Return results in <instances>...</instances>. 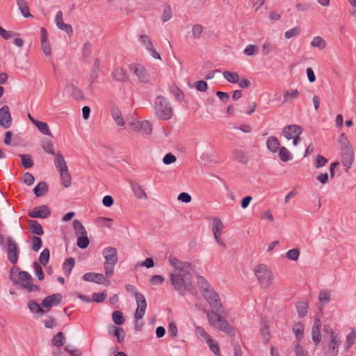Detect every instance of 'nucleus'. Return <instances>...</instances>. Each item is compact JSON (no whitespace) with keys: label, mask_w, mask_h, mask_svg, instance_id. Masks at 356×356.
I'll return each instance as SVG.
<instances>
[{"label":"nucleus","mask_w":356,"mask_h":356,"mask_svg":"<svg viewBox=\"0 0 356 356\" xmlns=\"http://www.w3.org/2000/svg\"><path fill=\"white\" fill-rule=\"evenodd\" d=\"M170 277L173 289L180 296H184L186 291L193 293L194 287L192 284V273H172Z\"/></svg>","instance_id":"f257e3e1"},{"label":"nucleus","mask_w":356,"mask_h":356,"mask_svg":"<svg viewBox=\"0 0 356 356\" xmlns=\"http://www.w3.org/2000/svg\"><path fill=\"white\" fill-rule=\"evenodd\" d=\"M19 270V268L17 266H13L10 269L9 278L14 284H20L28 292L40 290L39 285L32 284L33 277L28 272Z\"/></svg>","instance_id":"f03ea898"},{"label":"nucleus","mask_w":356,"mask_h":356,"mask_svg":"<svg viewBox=\"0 0 356 356\" xmlns=\"http://www.w3.org/2000/svg\"><path fill=\"white\" fill-rule=\"evenodd\" d=\"M205 312L210 325L227 333L231 337H234L235 335V331L233 327L217 312L210 310Z\"/></svg>","instance_id":"7ed1b4c3"},{"label":"nucleus","mask_w":356,"mask_h":356,"mask_svg":"<svg viewBox=\"0 0 356 356\" xmlns=\"http://www.w3.org/2000/svg\"><path fill=\"white\" fill-rule=\"evenodd\" d=\"M154 108L155 114L159 120H168L172 117V107L170 102L162 95H159L155 98Z\"/></svg>","instance_id":"20e7f679"},{"label":"nucleus","mask_w":356,"mask_h":356,"mask_svg":"<svg viewBox=\"0 0 356 356\" xmlns=\"http://www.w3.org/2000/svg\"><path fill=\"white\" fill-rule=\"evenodd\" d=\"M102 254L105 259L104 263L105 276L110 278L114 273V267L118 260L117 249L113 247H106L103 250Z\"/></svg>","instance_id":"39448f33"},{"label":"nucleus","mask_w":356,"mask_h":356,"mask_svg":"<svg viewBox=\"0 0 356 356\" xmlns=\"http://www.w3.org/2000/svg\"><path fill=\"white\" fill-rule=\"evenodd\" d=\"M254 275L262 287H269L273 281V273L268 266L264 264H258L255 266Z\"/></svg>","instance_id":"423d86ee"},{"label":"nucleus","mask_w":356,"mask_h":356,"mask_svg":"<svg viewBox=\"0 0 356 356\" xmlns=\"http://www.w3.org/2000/svg\"><path fill=\"white\" fill-rule=\"evenodd\" d=\"M6 252L8 261L14 265L16 264L19 259L20 250L19 245L11 236L7 238Z\"/></svg>","instance_id":"0eeeda50"},{"label":"nucleus","mask_w":356,"mask_h":356,"mask_svg":"<svg viewBox=\"0 0 356 356\" xmlns=\"http://www.w3.org/2000/svg\"><path fill=\"white\" fill-rule=\"evenodd\" d=\"M170 264L175 268V273H192L194 270L193 266L186 261H182L175 257H169Z\"/></svg>","instance_id":"6e6552de"},{"label":"nucleus","mask_w":356,"mask_h":356,"mask_svg":"<svg viewBox=\"0 0 356 356\" xmlns=\"http://www.w3.org/2000/svg\"><path fill=\"white\" fill-rule=\"evenodd\" d=\"M341 159L342 164L346 167L345 171L348 172L351 168L355 159L353 146L341 148Z\"/></svg>","instance_id":"1a4fd4ad"},{"label":"nucleus","mask_w":356,"mask_h":356,"mask_svg":"<svg viewBox=\"0 0 356 356\" xmlns=\"http://www.w3.org/2000/svg\"><path fill=\"white\" fill-rule=\"evenodd\" d=\"M202 296L207 300L213 309L218 311L222 307V304L218 294L215 292L213 289H211L209 290H207L202 293Z\"/></svg>","instance_id":"9d476101"},{"label":"nucleus","mask_w":356,"mask_h":356,"mask_svg":"<svg viewBox=\"0 0 356 356\" xmlns=\"http://www.w3.org/2000/svg\"><path fill=\"white\" fill-rule=\"evenodd\" d=\"M63 300L61 293H54L45 297L42 301V306L48 310L53 306L58 305Z\"/></svg>","instance_id":"9b49d317"},{"label":"nucleus","mask_w":356,"mask_h":356,"mask_svg":"<svg viewBox=\"0 0 356 356\" xmlns=\"http://www.w3.org/2000/svg\"><path fill=\"white\" fill-rule=\"evenodd\" d=\"M12 117L8 106H3L0 108V125L4 129L11 126Z\"/></svg>","instance_id":"f8f14e48"},{"label":"nucleus","mask_w":356,"mask_h":356,"mask_svg":"<svg viewBox=\"0 0 356 356\" xmlns=\"http://www.w3.org/2000/svg\"><path fill=\"white\" fill-rule=\"evenodd\" d=\"M129 69L138 76L140 82L147 83L149 81V74L143 66L138 64H132L129 66Z\"/></svg>","instance_id":"ddd939ff"},{"label":"nucleus","mask_w":356,"mask_h":356,"mask_svg":"<svg viewBox=\"0 0 356 356\" xmlns=\"http://www.w3.org/2000/svg\"><path fill=\"white\" fill-rule=\"evenodd\" d=\"M51 215L50 209L46 205L35 207L29 213V216L33 218H46Z\"/></svg>","instance_id":"4468645a"},{"label":"nucleus","mask_w":356,"mask_h":356,"mask_svg":"<svg viewBox=\"0 0 356 356\" xmlns=\"http://www.w3.org/2000/svg\"><path fill=\"white\" fill-rule=\"evenodd\" d=\"M101 273H86L83 276V280L86 282H93L96 284H107L109 281Z\"/></svg>","instance_id":"2eb2a0df"},{"label":"nucleus","mask_w":356,"mask_h":356,"mask_svg":"<svg viewBox=\"0 0 356 356\" xmlns=\"http://www.w3.org/2000/svg\"><path fill=\"white\" fill-rule=\"evenodd\" d=\"M321 322L318 317L315 316L314 323L312 327V340L316 345H318L321 341Z\"/></svg>","instance_id":"dca6fc26"},{"label":"nucleus","mask_w":356,"mask_h":356,"mask_svg":"<svg viewBox=\"0 0 356 356\" xmlns=\"http://www.w3.org/2000/svg\"><path fill=\"white\" fill-rule=\"evenodd\" d=\"M108 331L110 334H112L117 338L118 343H122L124 341L125 333L122 327H118L113 325H109L108 326Z\"/></svg>","instance_id":"f3484780"},{"label":"nucleus","mask_w":356,"mask_h":356,"mask_svg":"<svg viewBox=\"0 0 356 356\" xmlns=\"http://www.w3.org/2000/svg\"><path fill=\"white\" fill-rule=\"evenodd\" d=\"M302 133V128L296 124H290L286 126L282 131V134L286 138H289L288 134H290L291 136L301 135Z\"/></svg>","instance_id":"a211bd4d"},{"label":"nucleus","mask_w":356,"mask_h":356,"mask_svg":"<svg viewBox=\"0 0 356 356\" xmlns=\"http://www.w3.org/2000/svg\"><path fill=\"white\" fill-rule=\"evenodd\" d=\"M111 76L117 81L124 82L129 79V75L126 72V70L122 67H118L113 70L111 73Z\"/></svg>","instance_id":"6ab92c4d"},{"label":"nucleus","mask_w":356,"mask_h":356,"mask_svg":"<svg viewBox=\"0 0 356 356\" xmlns=\"http://www.w3.org/2000/svg\"><path fill=\"white\" fill-rule=\"evenodd\" d=\"M66 89L67 92L70 94L72 97L76 100L80 101L84 99L85 97L83 96V92L73 84H67Z\"/></svg>","instance_id":"aec40b11"},{"label":"nucleus","mask_w":356,"mask_h":356,"mask_svg":"<svg viewBox=\"0 0 356 356\" xmlns=\"http://www.w3.org/2000/svg\"><path fill=\"white\" fill-rule=\"evenodd\" d=\"M27 305L31 312L37 315L38 317L42 316L44 314V310L42 309V305H39L35 300H29Z\"/></svg>","instance_id":"412c9836"},{"label":"nucleus","mask_w":356,"mask_h":356,"mask_svg":"<svg viewBox=\"0 0 356 356\" xmlns=\"http://www.w3.org/2000/svg\"><path fill=\"white\" fill-rule=\"evenodd\" d=\"M111 113L113 120L115 121L118 126L122 127L124 125L125 122L122 117L120 110L116 106H113L111 108Z\"/></svg>","instance_id":"4be33fe9"},{"label":"nucleus","mask_w":356,"mask_h":356,"mask_svg":"<svg viewBox=\"0 0 356 356\" xmlns=\"http://www.w3.org/2000/svg\"><path fill=\"white\" fill-rule=\"evenodd\" d=\"M54 162L56 168L58 172L63 171L64 169L68 168L67 163L65 161L64 156L60 152H58L55 154Z\"/></svg>","instance_id":"5701e85b"},{"label":"nucleus","mask_w":356,"mask_h":356,"mask_svg":"<svg viewBox=\"0 0 356 356\" xmlns=\"http://www.w3.org/2000/svg\"><path fill=\"white\" fill-rule=\"evenodd\" d=\"M49 190L47 184L45 181L39 182L33 188V193L36 197L44 196Z\"/></svg>","instance_id":"b1692460"},{"label":"nucleus","mask_w":356,"mask_h":356,"mask_svg":"<svg viewBox=\"0 0 356 356\" xmlns=\"http://www.w3.org/2000/svg\"><path fill=\"white\" fill-rule=\"evenodd\" d=\"M131 187L135 195L139 199H147V195L145 190L137 182H131Z\"/></svg>","instance_id":"393cba45"},{"label":"nucleus","mask_w":356,"mask_h":356,"mask_svg":"<svg viewBox=\"0 0 356 356\" xmlns=\"http://www.w3.org/2000/svg\"><path fill=\"white\" fill-rule=\"evenodd\" d=\"M266 146L269 151L275 153L280 148V143L277 138L275 136H270L266 140Z\"/></svg>","instance_id":"a878e982"},{"label":"nucleus","mask_w":356,"mask_h":356,"mask_svg":"<svg viewBox=\"0 0 356 356\" xmlns=\"http://www.w3.org/2000/svg\"><path fill=\"white\" fill-rule=\"evenodd\" d=\"M340 345V341L337 339L334 334L331 336V340L329 343V351L332 356H337L338 354V348Z\"/></svg>","instance_id":"bb28decb"},{"label":"nucleus","mask_w":356,"mask_h":356,"mask_svg":"<svg viewBox=\"0 0 356 356\" xmlns=\"http://www.w3.org/2000/svg\"><path fill=\"white\" fill-rule=\"evenodd\" d=\"M29 229L31 233L37 235L44 234V230L42 225L35 220H29Z\"/></svg>","instance_id":"cd10ccee"},{"label":"nucleus","mask_w":356,"mask_h":356,"mask_svg":"<svg viewBox=\"0 0 356 356\" xmlns=\"http://www.w3.org/2000/svg\"><path fill=\"white\" fill-rule=\"evenodd\" d=\"M61 178V183L64 187L67 188L72 184V177L69 172L68 168L64 169L63 171L58 172Z\"/></svg>","instance_id":"c85d7f7f"},{"label":"nucleus","mask_w":356,"mask_h":356,"mask_svg":"<svg viewBox=\"0 0 356 356\" xmlns=\"http://www.w3.org/2000/svg\"><path fill=\"white\" fill-rule=\"evenodd\" d=\"M100 60L99 58H96L93 68L90 72L89 81L90 83H93L96 81L99 76V72L100 71Z\"/></svg>","instance_id":"c756f323"},{"label":"nucleus","mask_w":356,"mask_h":356,"mask_svg":"<svg viewBox=\"0 0 356 356\" xmlns=\"http://www.w3.org/2000/svg\"><path fill=\"white\" fill-rule=\"evenodd\" d=\"M169 91L170 93H172L176 99L180 102H182L184 101V94L182 92V90L177 87L176 85L172 84L169 87Z\"/></svg>","instance_id":"7c9ffc66"},{"label":"nucleus","mask_w":356,"mask_h":356,"mask_svg":"<svg viewBox=\"0 0 356 356\" xmlns=\"http://www.w3.org/2000/svg\"><path fill=\"white\" fill-rule=\"evenodd\" d=\"M233 154L234 159L241 163L246 164L249 161L247 154L241 149H236Z\"/></svg>","instance_id":"2f4dec72"},{"label":"nucleus","mask_w":356,"mask_h":356,"mask_svg":"<svg viewBox=\"0 0 356 356\" xmlns=\"http://www.w3.org/2000/svg\"><path fill=\"white\" fill-rule=\"evenodd\" d=\"M17 4L18 6L19 9L21 11V13L24 17H32L31 13H29V9L28 7V3L26 0H16Z\"/></svg>","instance_id":"473e14b6"},{"label":"nucleus","mask_w":356,"mask_h":356,"mask_svg":"<svg viewBox=\"0 0 356 356\" xmlns=\"http://www.w3.org/2000/svg\"><path fill=\"white\" fill-rule=\"evenodd\" d=\"M308 308V303L307 302L302 301L297 303L296 309L300 318H302L307 316Z\"/></svg>","instance_id":"72a5a7b5"},{"label":"nucleus","mask_w":356,"mask_h":356,"mask_svg":"<svg viewBox=\"0 0 356 356\" xmlns=\"http://www.w3.org/2000/svg\"><path fill=\"white\" fill-rule=\"evenodd\" d=\"M42 147L44 151L49 154L55 155L54 143L50 139L44 138L42 140Z\"/></svg>","instance_id":"f704fd0d"},{"label":"nucleus","mask_w":356,"mask_h":356,"mask_svg":"<svg viewBox=\"0 0 356 356\" xmlns=\"http://www.w3.org/2000/svg\"><path fill=\"white\" fill-rule=\"evenodd\" d=\"M21 158L22 165L26 168H30L33 165V161L32 156L29 154H19Z\"/></svg>","instance_id":"c9c22d12"},{"label":"nucleus","mask_w":356,"mask_h":356,"mask_svg":"<svg viewBox=\"0 0 356 356\" xmlns=\"http://www.w3.org/2000/svg\"><path fill=\"white\" fill-rule=\"evenodd\" d=\"M65 342V337L62 332H58L55 336H54L51 340L52 344L56 347L62 346L64 345Z\"/></svg>","instance_id":"e433bc0d"},{"label":"nucleus","mask_w":356,"mask_h":356,"mask_svg":"<svg viewBox=\"0 0 356 356\" xmlns=\"http://www.w3.org/2000/svg\"><path fill=\"white\" fill-rule=\"evenodd\" d=\"M222 74L224 78L229 83H237L239 81V76L236 72L225 71Z\"/></svg>","instance_id":"4c0bfd02"},{"label":"nucleus","mask_w":356,"mask_h":356,"mask_svg":"<svg viewBox=\"0 0 356 356\" xmlns=\"http://www.w3.org/2000/svg\"><path fill=\"white\" fill-rule=\"evenodd\" d=\"M300 92L298 90H291V91L285 90L284 92V102L283 103H287L296 99L299 95Z\"/></svg>","instance_id":"58836bf2"},{"label":"nucleus","mask_w":356,"mask_h":356,"mask_svg":"<svg viewBox=\"0 0 356 356\" xmlns=\"http://www.w3.org/2000/svg\"><path fill=\"white\" fill-rule=\"evenodd\" d=\"M92 54V47L90 42H87L83 47V59L86 63H90V58Z\"/></svg>","instance_id":"ea45409f"},{"label":"nucleus","mask_w":356,"mask_h":356,"mask_svg":"<svg viewBox=\"0 0 356 356\" xmlns=\"http://www.w3.org/2000/svg\"><path fill=\"white\" fill-rule=\"evenodd\" d=\"M261 334L263 337L264 342L266 343L269 341L270 339V331L269 327L266 325L265 321L262 320L261 321Z\"/></svg>","instance_id":"a19ab883"},{"label":"nucleus","mask_w":356,"mask_h":356,"mask_svg":"<svg viewBox=\"0 0 356 356\" xmlns=\"http://www.w3.org/2000/svg\"><path fill=\"white\" fill-rule=\"evenodd\" d=\"M318 300L323 305L328 304L331 300L330 291L321 290L318 294Z\"/></svg>","instance_id":"79ce46f5"},{"label":"nucleus","mask_w":356,"mask_h":356,"mask_svg":"<svg viewBox=\"0 0 356 356\" xmlns=\"http://www.w3.org/2000/svg\"><path fill=\"white\" fill-rule=\"evenodd\" d=\"M279 156L280 160L283 162H287L293 159L291 152L285 147L280 148Z\"/></svg>","instance_id":"37998d69"},{"label":"nucleus","mask_w":356,"mask_h":356,"mask_svg":"<svg viewBox=\"0 0 356 356\" xmlns=\"http://www.w3.org/2000/svg\"><path fill=\"white\" fill-rule=\"evenodd\" d=\"M73 228L74 229L76 236L86 234V230L81 222L78 220H73Z\"/></svg>","instance_id":"c03bdc74"},{"label":"nucleus","mask_w":356,"mask_h":356,"mask_svg":"<svg viewBox=\"0 0 356 356\" xmlns=\"http://www.w3.org/2000/svg\"><path fill=\"white\" fill-rule=\"evenodd\" d=\"M50 257V251L48 248H44L39 256V261L40 263V265H42L43 266H46L49 261Z\"/></svg>","instance_id":"a18cd8bd"},{"label":"nucleus","mask_w":356,"mask_h":356,"mask_svg":"<svg viewBox=\"0 0 356 356\" xmlns=\"http://www.w3.org/2000/svg\"><path fill=\"white\" fill-rule=\"evenodd\" d=\"M35 126L44 135H47L51 137L53 136L49 129V126L46 122L38 121L37 123H35Z\"/></svg>","instance_id":"49530a36"},{"label":"nucleus","mask_w":356,"mask_h":356,"mask_svg":"<svg viewBox=\"0 0 356 356\" xmlns=\"http://www.w3.org/2000/svg\"><path fill=\"white\" fill-rule=\"evenodd\" d=\"M356 339V331L353 329L346 337V342L345 344V350H348L354 344Z\"/></svg>","instance_id":"de8ad7c7"},{"label":"nucleus","mask_w":356,"mask_h":356,"mask_svg":"<svg viewBox=\"0 0 356 356\" xmlns=\"http://www.w3.org/2000/svg\"><path fill=\"white\" fill-rule=\"evenodd\" d=\"M90 243L89 238L86 234L81 235L77 236V246L81 249L86 248Z\"/></svg>","instance_id":"09e8293b"},{"label":"nucleus","mask_w":356,"mask_h":356,"mask_svg":"<svg viewBox=\"0 0 356 356\" xmlns=\"http://www.w3.org/2000/svg\"><path fill=\"white\" fill-rule=\"evenodd\" d=\"M197 285L202 293L207 290L211 289L209 283L202 276L198 275L197 277Z\"/></svg>","instance_id":"8fccbe9b"},{"label":"nucleus","mask_w":356,"mask_h":356,"mask_svg":"<svg viewBox=\"0 0 356 356\" xmlns=\"http://www.w3.org/2000/svg\"><path fill=\"white\" fill-rule=\"evenodd\" d=\"M112 319L113 322L118 325H122L125 321L122 312L118 310H115L113 312Z\"/></svg>","instance_id":"3c124183"},{"label":"nucleus","mask_w":356,"mask_h":356,"mask_svg":"<svg viewBox=\"0 0 356 356\" xmlns=\"http://www.w3.org/2000/svg\"><path fill=\"white\" fill-rule=\"evenodd\" d=\"M172 17V8L169 4H165L163 6V11L161 16L163 22H166Z\"/></svg>","instance_id":"603ef678"},{"label":"nucleus","mask_w":356,"mask_h":356,"mask_svg":"<svg viewBox=\"0 0 356 356\" xmlns=\"http://www.w3.org/2000/svg\"><path fill=\"white\" fill-rule=\"evenodd\" d=\"M311 45L314 47H317L319 49H323L325 47L326 43L322 37L316 36L312 40Z\"/></svg>","instance_id":"864d4df0"},{"label":"nucleus","mask_w":356,"mask_h":356,"mask_svg":"<svg viewBox=\"0 0 356 356\" xmlns=\"http://www.w3.org/2000/svg\"><path fill=\"white\" fill-rule=\"evenodd\" d=\"M293 331L296 335V339L300 341L303 337L304 325L300 322H299L293 327Z\"/></svg>","instance_id":"5fc2aeb1"},{"label":"nucleus","mask_w":356,"mask_h":356,"mask_svg":"<svg viewBox=\"0 0 356 356\" xmlns=\"http://www.w3.org/2000/svg\"><path fill=\"white\" fill-rule=\"evenodd\" d=\"M223 229V224L220 218L216 217L213 219L212 222V230L213 233H221Z\"/></svg>","instance_id":"6e6d98bb"},{"label":"nucleus","mask_w":356,"mask_h":356,"mask_svg":"<svg viewBox=\"0 0 356 356\" xmlns=\"http://www.w3.org/2000/svg\"><path fill=\"white\" fill-rule=\"evenodd\" d=\"M142 131L144 134L147 135H150L152 131V124L147 120L140 122L139 131Z\"/></svg>","instance_id":"4d7b16f0"},{"label":"nucleus","mask_w":356,"mask_h":356,"mask_svg":"<svg viewBox=\"0 0 356 356\" xmlns=\"http://www.w3.org/2000/svg\"><path fill=\"white\" fill-rule=\"evenodd\" d=\"M33 266L34 268L35 274L37 276L39 281H42L44 278V274L41 267V265L37 261H34Z\"/></svg>","instance_id":"13d9d810"},{"label":"nucleus","mask_w":356,"mask_h":356,"mask_svg":"<svg viewBox=\"0 0 356 356\" xmlns=\"http://www.w3.org/2000/svg\"><path fill=\"white\" fill-rule=\"evenodd\" d=\"M75 264V260L72 257L67 258L63 264V270L65 273H70Z\"/></svg>","instance_id":"bf43d9fd"},{"label":"nucleus","mask_w":356,"mask_h":356,"mask_svg":"<svg viewBox=\"0 0 356 356\" xmlns=\"http://www.w3.org/2000/svg\"><path fill=\"white\" fill-rule=\"evenodd\" d=\"M195 333L201 340H206V341H207L208 339H211L209 334L200 326L195 327Z\"/></svg>","instance_id":"052dcab7"},{"label":"nucleus","mask_w":356,"mask_h":356,"mask_svg":"<svg viewBox=\"0 0 356 356\" xmlns=\"http://www.w3.org/2000/svg\"><path fill=\"white\" fill-rule=\"evenodd\" d=\"M135 298L136 300L138 308H147V302L143 293H136Z\"/></svg>","instance_id":"680f3d73"},{"label":"nucleus","mask_w":356,"mask_h":356,"mask_svg":"<svg viewBox=\"0 0 356 356\" xmlns=\"http://www.w3.org/2000/svg\"><path fill=\"white\" fill-rule=\"evenodd\" d=\"M32 250L35 252H38L42 245V239L36 236H32Z\"/></svg>","instance_id":"e2e57ef3"},{"label":"nucleus","mask_w":356,"mask_h":356,"mask_svg":"<svg viewBox=\"0 0 356 356\" xmlns=\"http://www.w3.org/2000/svg\"><path fill=\"white\" fill-rule=\"evenodd\" d=\"M207 343H208V345L209 346V348L211 349V350L216 355H220V348H219V345L218 343V342L213 339H212L211 338L210 339H208V341H207Z\"/></svg>","instance_id":"0e129e2a"},{"label":"nucleus","mask_w":356,"mask_h":356,"mask_svg":"<svg viewBox=\"0 0 356 356\" xmlns=\"http://www.w3.org/2000/svg\"><path fill=\"white\" fill-rule=\"evenodd\" d=\"M300 250L298 248L289 250L286 252V257L292 261H297L300 256Z\"/></svg>","instance_id":"69168bd1"},{"label":"nucleus","mask_w":356,"mask_h":356,"mask_svg":"<svg viewBox=\"0 0 356 356\" xmlns=\"http://www.w3.org/2000/svg\"><path fill=\"white\" fill-rule=\"evenodd\" d=\"M259 48L254 44H248L244 49V54L247 56H253L257 54Z\"/></svg>","instance_id":"338daca9"},{"label":"nucleus","mask_w":356,"mask_h":356,"mask_svg":"<svg viewBox=\"0 0 356 356\" xmlns=\"http://www.w3.org/2000/svg\"><path fill=\"white\" fill-rule=\"evenodd\" d=\"M203 30H204V28L202 25H200V24L194 25L192 29L193 36L196 39L200 38L202 35Z\"/></svg>","instance_id":"774afa93"}]
</instances>
